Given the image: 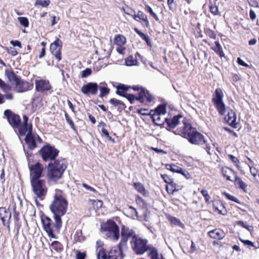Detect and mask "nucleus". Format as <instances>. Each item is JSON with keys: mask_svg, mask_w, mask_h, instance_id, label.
I'll return each instance as SVG.
<instances>
[{"mask_svg": "<svg viewBox=\"0 0 259 259\" xmlns=\"http://www.w3.org/2000/svg\"><path fill=\"white\" fill-rule=\"evenodd\" d=\"M68 201L63 196L60 190L56 189L54 200L50 205V209L53 215L61 218L67 211Z\"/></svg>", "mask_w": 259, "mask_h": 259, "instance_id": "obj_1", "label": "nucleus"}, {"mask_svg": "<svg viewBox=\"0 0 259 259\" xmlns=\"http://www.w3.org/2000/svg\"><path fill=\"white\" fill-rule=\"evenodd\" d=\"M67 167V161L65 159L58 158L48 165L47 176L49 179L56 182L60 179Z\"/></svg>", "mask_w": 259, "mask_h": 259, "instance_id": "obj_2", "label": "nucleus"}, {"mask_svg": "<svg viewBox=\"0 0 259 259\" xmlns=\"http://www.w3.org/2000/svg\"><path fill=\"white\" fill-rule=\"evenodd\" d=\"M181 135L187 139L192 144L202 145L206 142L204 136L190 123H184L183 130L181 131Z\"/></svg>", "mask_w": 259, "mask_h": 259, "instance_id": "obj_3", "label": "nucleus"}, {"mask_svg": "<svg viewBox=\"0 0 259 259\" xmlns=\"http://www.w3.org/2000/svg\"><path fill=\"white\" fill-rule=\"evenodd\" d=\"M55 223L48 217L43 215L41 218L43 228L50 237L56 238L55 233H58L62 227V222L61 218L53 215Z\"/></svg>", "mask_w": 259, "mask_h": 259, "instance_id": "obj_4", "label": "nucleus"}, {"mask_svg": "<svg viewBox=\"0 0 259 259\" xmlns=\"http://www.w3.org/2000/svg\"><path fill=\"white\" fill-rule=\"evenodd\" d=\"M148 240L138 236H134L130 241L131 248L135 253L142 255L147 251H150L153 247L148 244Z\"/></svg>", "mask_w": 259, "mask_h": 259, "instance_id": "obj_5", "label": "nucleus"}, {"mask_svg": "<svg viewBox=\"0 0 259 259\" xmlns=\"http://www.w3.org/2000/svg\"><path fill=\"white\" fill-rule=\"evenodd\" d=\"M101 231L106 232V235L112 240L117 241L119 238V227L115 222L111 220L101 226Z\"/></svg>", "mask_w": 259, "mask_h": 259, "instance_id": "obj_6", "label": "nucleus"}, {"mask_svg": "<svg viewBox=\"0 0 259 259\" xmlns=\"http://www.w3.org/2000/svg\"><path fill=\"white\" fill-rule=\"evenodd\" d=\"M33 192L40 200H43L48 191L45 180L37 179L30 181Z\"/></svg>", "mask_w": 259, "mask_h": 259, "instance_id": "obj_7", "label": "nucleus"}, {"mask_svg": "<svg viewBox=\"0 0 259 259\" xmlns=\"http://www.w3.org/2000/svg\"><path fill=\"white\" fill-rule=\"evenodd\" d=\"M59 151L50 145L44 146L39 150V153L45 161H54L58 155Z\"/></svg>", "mask_w": 259, "mask_h": 259, "instance_id": "obj_8", "label": "nucleus"}, {"mask_svg": "<svg viewBox=\"0 0 259 259\" xmlns=\"http://www.w3.org/2000/svg\"><path fill=\"white\" fill-rule=\"evenodd\" d=\"M224 94L222 89L217 88L213 95L212 101L215 106L219 113L223 115L225 113L226 107L223 102V99Z\"/></svg>", "mask_w": 259, "mask_h": 259, "instance_id": "obj_9", "label": "nucleus"}, {"mask_svg": "<svg viewBox=\"0 0 259 259\" xmlns=\"http://www.w3.org/2000/svg\"><path fill=\"white\" fill-rule=\"evenodd\" d=\"M122 255V254L118 248L113 247L108 254L105 250L102 248H100L98 251L97 257L98 259H121Z\"/></svg>", "mask_w": 259, "mask_h": 259, "instance_id": "obj_10", "label": "nucleus"}, {"mask_svg": "<svg viewBox=\"0 0 259 259\" xmlns=\"http://www.w3.org/2000/svg\"><path fill=\"white\" fill-rule=\"evenodd\" d=\"M4 115L6 117L9 123L16 133V128L20 126L21 123L20 117L9 109H7L4 111Z\"/></svg>", "mask_w": 259, "mask_h": 259, "instance_id": "obj_11", "label": "nucleus"}, {"mask_svg": "<svg viewBox=\"0 0 259 259\" xmlns=\"http://www.w3.org/2000/svg\"><path fill=\"white\" fill-rule=\"evenodd\" d=\"M30 170V179L31 180L40 179L44 167L42 165L38 162L34 164L29 165Z\"/></svg>", "mask_w": 259, "mask_h": 259, "instance_id": "obj_12", "label": "nucleus"}, {"mask_svg": "<svg viewBox=\"0 0 259 259\" xmlns=\"http://www.w3.org/2000/svg\"><path fill=\"white\" fill-rule=\"evenodd\" d=\"M61 48L62 41L59 38H57L50 45V50L51 53L58 61H60L62 59L61 53Z\"/></svg>", "mask_w": 259, "mask_h": 259, "instance_id": "obj_13", "label": "nucleus"}, {"mask_svg": "<svg viewBox=\"0 0 259 259\" xmlns=\"http://www.w3.org/2000/svg\"><path fill=\"white\" fill-rule=\"evenodd\" d=\"M98 88L99 85L97 83L90 82L82 87L81 92L84 95H96Z\"/></svg>", "mask_w": 259, "mask_h": 259, "instance_id": "obj_14", "label": "nucleus"}, {"mask_svg": "<svg viewBox=\"0 0 259 259\" xmlns=\"http://www.w3.org/2000/svg\"><path fill=\"white\" fill-rule=\"evenodd\" d=\"M0 218L4 226H6L9 229L10 221L11 218L10 211L5 207H0Z\"/></svg>", "mask_w": 259, "mask_h": 259, "instance_id": "obj_15", "label": "nucleus"}, {"mask_svg": "<svg viewBox=\"0 0 259 259\" xmlns=\"http://www.w3.org/2000/svg\"><path fill=\"white\" fill-rule=\"evenodd\" d=\"M24 140L29 149L33 150L36 147L35 136L32 134V126H30L29 133L26 135Z\"/></svg>", "mask_w": 259, "mask_h": 259, "instance_id": "obj_16", "label": "nucleus"}, {"mask_svg": "<svg viewBox=\"0 0 259 259\" xmlns=\"http://www.w3.org/2000/svg\"><path fill=\"white\" fill-rule=\"evenodd\" d=\"M182 118V116L181 114H179L176 116H174L172 118H166L164 119V121L167 125L165 127L167 131H171V129L175 128L180 123V119Z\"/></svg>", "mask_w": 259, "mask_h": 259, "instance_id": "obj_17", "label": "nucleus"}, {"mask_svg": "<svg viewBox=\"0 0 259 259\" xmlns=\"http://www.w3.org/2000/svg\"><path fill=\"white\" fill-rule=\"evenodd\" d=\"M15 84V90L19 93L27 91L33 88V85L32 84L20 79H19Z\"/></svg>", "mask_w": 259, "mask_h": 259, "instance_id": "obj_18", "label": "nucleus"}, {"mask_svg": "<svg viewBox=\"0 0 259 259\" xmlns=\"http://www.w3.org/2000/svg\"><path fill=\"white\" fill-rule=\"evenodd\" d=\"M35 89L36 91L43 93L50 90L51 89V86L48 80H36L35 81Z\"/></svg>", "mask_w": 259, "mask_h": 259, "instance_id": "obj_19", "label": "nucleus"}, {"mask_svg": "<svg viewBox=\"0 0 259 259\" xmlns=\"http://www.w3.org/2000/svg\"><path fill=\"white\" fill-rule=\"evenodd\" d=\"M134 236L137 235L135 234V232L133 230L122 226L121 230V238L129 240L130 238L132 239Z\"/></svg>", "mask_w": 259, "mask_h": 259, "instance_id": "obj_20", "label": "nucleus"}, {"mask_svg": "<svg viewBox=\"0 0 259 259\" xmlns=\"http://www.w3.org/2000/svg\"><path fill=\"white\" fill-rule=\"evenodd\" d=\"M208 235L210 238L219 240L223 239L225 236V233L223 230L217 229L210 231Z\"/></svg>", "mask_w": 259, "mask_h": 259, "instance_id": "obj_21", "label": "nucleus"}, {"mask_svg": "<svg viewBox=\"0 0 259 259\" xmlns=\"http://www.w3.org/2000/svg\"><path fill=\"white\" fill-rule=\"evenodd\" d=\"M31 126H32L31 124H24L21 123L20 126L18 128H16V131L18 130V132H16L17 135L19 137L26 135L27 134L29 133Z\"/></svg>", "mask_w": 259, "mask_h": 259, "instance_id": "obj_22", "label": "nucleus"}, {"mask_svg": "<svg viewBox=\"0 0 259 259\" xmlns=\"http://www.w3.org/2000/svg\"><path fill=\"white\" fill-rule=\"evenodd\" d=\"M236 115L235 113L231 110L228 112L227 116L225 117V119L227 120V122L232 126L235 127L236 125Z\"/></svg>", "mask_w": 259, "mask_h": 259, "instance_id": "obj_23", "label": "nucleus"}, {"mask_svg": "<svg viewBox=\"0 0 259 259\" xmlns=\"http://www.w3.org/2000/svg\"><path fill=\"white\" fill-rule=\"evenodd\" d=\"M222 173L224 178H225L227 180L231 181H232L231 179V176H233L235 178V175H237L235 171L227 167H223L222 168Z\"/></svg>", "mask_w": 259, "mask_h": 259, "instance_id": "obj_24", "label": "nucleus"}, {"mask_svg": "<svg viewBox=\"0 0 259 259\" xmlns=\"http://www.w3.org/2000/svg\"><path fill=\"white\" fill-rule=\"evenodd\" d=\"M5 75L11 82H15L16 83L20 79L12 70L6 69L5 70Z\"/></svg>", "mask_w": 259, "mask_h": 259, "instance_id": "obj_25", "label": "nucleus"}, {"mask_svg": "<svg viewBox=\"0 0 259 259\" xmlns=\"http://www.w3.org/2000/svg\"><path fill=\"white\" fill-rule=\"evenodd\" d=\"M150 259H165L162 254H159L158 250L154 247H152L148 253Z\"/></svg>", "mask_w": 259, "mask_h": 259, "instance_id": "obj_26", "label": "nucleus"}, {"mask_svg": "<svg viewBox=\"0 0 259 259\" xmlns=\"http://www.w3.org/2000/svg\"><path fill=\"white\" fill-rule=\"evenodd\" d=\"M128 240L121 238V240L119 243L115 246L120 250V252L122 254V252L128 249Z\"/></svg>", "mask_w": 259, "mask_h": 259, "instance_id": "obj_27", "label": "nucleus"}, {"mask_svg": "<svg viewBox=\"0 0 259 259\" xmlns=\"http://www.w3.org/2000/svg\"><path fill=\"white\" fill-rule=\"evenodd\" d=\"M215 46L211 47V49L213 50L216 54H217L221 58L225 56L224 53L223 51V48L218 41L215 42Z\"/></svg>", "mask_w": 259, "mask_h": 259, "instance_id": "obj_28", "label": "nucleus"}, {"mask_svg": "<svg viewBox=\"0 0 259 259\" xmlns=\"http://www.w3.org/2000/svg\"><path fill=\"white\" fill-rule=\"evenodd\" d=\"M235 185L244 191H245V189L247 187V185L237 175H235Z\"/></svg>", "mask_w": 259, "mask_h": 259, "instance_id": "obj_29", "label": "nucleus"}, {"mask_svg": "<svg viewBox=\"0 0 259 259\" xmlns=\"http://www.w3.org/2000/svg\"><path fill=\"white\" fill-rule=\"evenodd\" d=\"M133 18L136 20H137L136 18H138L145 22L147 26L149 25V21L147 19V17L142 11H139L137 13V15H135L133 16Z\"/></svg>", "mask_w": 259, "mask_h": 259, "instance_id": "obj_30", "label": "nucleus"}, {"mask_svg": "<svg viewBox=\"0 0 259 259\" xmlns=\"http://www.w3.org/2000/svg\"><path fill=\"white\" fill-rule=\"evenodd\" d=\"M152 120L153 122L155 123V124L158 125L161 127H163L164 123H165L164 120H161L160 115H159L158 114H157L156 115H154Z\"/></svg>", "mask_w": 259, "mask_h": 259, "instance_id": "obj_31", "label": "nucleus"}, {"mask_svg": "<svg viewBox=\"0 0 259 259\" xmlns=\"http://www.w3.org/2000/svg\"><path fill=\"white\" fill-rule=\"evenodd\" d=\"M166 189L168 192L170 191L171 193H173L175 191H178L181 190V187L172 181L169 186H166Z\"/></svg>", "mask_w": 259, "mask_h": 259, "instance_id": "obj_32", "label": "nucleus"}, {"mask_svg": "<svg viewBox=\"0 0 259 259\" xmlns=\"http://www.w3.org/2000/svg\"><path fill=\"white\" fill-rule=\"evenodd\" d=\"M165 168L174 172L180 173L181 172L182 168L174 164H166Z\"/></svg>", "mask_w": 259, "mask_h": 259, "instance_id": "obj_33", "label": "nucleus"}, {"mask_svg": "<svg viewBox=\"0 0 259 259\" xmlns=\"http://www.w3.org/2000/svg\"><path fill=\"white\" fill-rule=\"evenodd\" d=\"M135 189L143 195L145 196L146 194V190L144 185L140 183L137 182L134 184Z\"/></svg>", "mask_w": 259, "mask_h": 259, "instance_id": "obj_34", "label": "nucleus"}, {"mask_svg": "<svg viewBox=\"0 0 259 259\" xmlns=\"http://www.w3.org/2000/svg\"><path fill=\"white\" fill-rule=\"evenodd\" d=\"M98 89L100 91L99 97L103 98L107 95L110 92V89L106 87H103L99 85Z\"/></svg>", "mask_w": 259, "mask_h": 259, "instance_id": "obj_35", "label": "nucleus"}, {"mask_svg": "<svg viewBox=\"0 0 259 259\" xmlns=\"http://www.w3.org/2000/svg\"><path fill=\"white\" fill-rule=\"evenodd\" d=\"M125 63L127 66H133L137 64V60L136 58L131 56L125 59Z\"/></svg>", "mask_w": 259, "mask_h": 259, "instance_id": "obj_36", "label": "nucleus"}, {"mask_svg": "<svg viewBox=\"0 0 259 259\" xmlns=\"http://www.w3.org/2000/svg\"><path fill=\"white\" fill-rule=\"evenodd\" d=\"M155 111L159 115L165 114L166 113V106L164 104H160L155 108Z\"/></svg>", "mask_w": 259, "mask_h": 259, "instance_id": "obj_37", "label": "nucleus"}, {"mask_svg": "<svg viewBox=\"0 0 259 259\" xmlns=\"http://www.w3.org/2000/svg\"><path fill=\"white\" fill-rule=\"evenodd\" d=\"M209 10L210 12L214 15H220L218 7L215 4H213L211 2L209 3Z\"/></svg>", "mask_w": 259, "mask_h": 259, "instance_id": "obj_38", "label": "nucleus"}, {"mask_svg": "<svg viewBox=\"0 0 259 259\" xmlns=\"http://www.w3.org/2000/svg\"><path fill=\"white\" fill-rule=\"evenodd\" d=\"M74 239L76 242H82L84 240L81 231H77L74 235Z\"/></svg>", "mask_w": 259, "mask_h": 259, "instance_id": "obj_39", "label": "nucleus"}, {"mask_svg": "<svg viewBox=\"0 0 259 259\" xmlns=\"http://www.w3.org/2000/svg\"><path fill=\"white\" fill-rule=\"evenodd\" d=\"M0 88L3 91L7 93L11 90V87L9 85L6 83L2 79L0 78Z\"/></svg>", "mask_w": 259, "mask_h": 259, "instance_id": "obj_40", "label": "nucleus"}, {"mask_svg": "<svg viewBox=\"0 0 259 259\" xmlns=\"http://www.w3.org/2000/svg\"><path fill=\"white\" fill-rule=\"evenodd\" d=\"M50 4V1L49 0H36L35 3V6L39 5L42 6V7H47Z\"/></svg>", "mask_w": 259, "mask_h": 259, "instance_id": "obj_41", "label": "nucleus"}, {"mask_svg": "<svg viewBox=\"0 0 259 259\" xmlns=\"http://www.w3.org/2000/svg\"><path fill=\"white\" fill-rule=\"evenodd\" d=\"M237 224L239 226H241L243 228H244L248 230L250 232H251L253 231V227L252 226H249L246 225V223L241 221H239L237 222Z\"/></svg>", "mask_w": 259, "mask_h": 259, "instance_id": "obj_42", "label": "nucleus"}, {"mask_svg": "<svg viewBox=\"0 0 259 259\" xmlns=\"http://www.w3.org/2000/svg\"><path fill=\"white\" fill-rule=\"evenodd\" d=\"M167 218H168V220L170 222V223L174 225L180 226L182 224L179 219H178L174 217L169 215V216H168V217Z\"/></svg>", "mask_w": 259, "mask_h": 259, "instance_id": "obj_43", "label": "nucleus"}, {"mask_svg": "<svg viewBox=\"0 0 259 259\" xmlns=\"http://www.w3.org/2000/svg\"><path fill=\"white\" fill-rule=\"evenodd\" d=\"M204 32L206 35L208 36L210 38L215 39L216 38V34L215 32L209 28H206L204 30Z\"/></svg>", "mask_w": 259, "mask_h": 259, "instance_id": "obj_44", "label": "nucleus"}, {"mask_svg": "<svg viewBox=\"0 0 259 259\" xmlns=\"http://www.w3.org/2000/svg\"><path fill=\"white\" fill-rule=\"evenodd\" d=\"M18 20L21 25L25 27H27L29 25V22L28 19L26 17H18Z\"/></svg>", "mask_w": 259, "mask_h": 259, "instance_id": "obj_45", "label": "nucleus"}, {"mask_svg": "<svg viewBox=\"0 0 259 259\" xmlns=\"http://www.w3.org/2000/svg\"><path fill=\"white\" fill-rule=\"evenodd\" d=\"M223 194L229 200H230L232 201L235 202L237 203H240L239 200L235 197L225 192H223Z\"/></svg>", "mask_w": 259, "mask_h": 259, "instance_id": "obj_46", "label": "nucleus"}, {"mask_svg": "<svg viewBox=\"0 0 259 259\" xmlns=\"http://www.w3.org/2000/svg\"><path fill=\"white\" fill-rule=\"evenodd\" d=\"M145 10L148 11L151 15L153 17L156 21L159 20L158 17L156 14H155L152 10V8L148 5L145 6Z\"/></svg>", "mask_w": 259, "mask_h": 259, "instance_id": "obj_47", "label": "nucleus"}, {"mask_svg": "<svg viewBox=\"0 0 259 259\" xmlns=\"http://www.w3.org/2000/svg\"><path fill=\"white\" fill-rule=\"evenodd\" d=\"M115 41L118 45H124L125 43V38L122 36L118 35L115 38Z\"/></svg>", "mask_w": 259, "mask_h": 259, "instance_id": "obj_48", "label": "nucleus"}, {"mask_svg": "<svg viewBox=\"0 0 259 259\" xmlns=\"http://www.w3.org/2000/svg\"><path fill=\"white\" fill-rule=\"evenodd\" d=\"M51 246L56 251H59L62 249L61 243L57 241H53L51 244Z\"/></svg>", "mask_w": 259, "mask_h": 259, "instance_id": "obj_49", "label": "nucleus"}, {"mask_svg": "<svg viewBox=\"0 0 259 259\" xmlns=\"http://www.w3.org/2000/svg\"><path fill=\"white\" fill-rule=\"evenodd\" d=\"M161 178L163 180L165 183H167L168 186L170 183L172 182V179L170 178V177L166 174L161 175Z\"/></svg>", "mask_w": 259, "mask_h": 259, "instance_id": "obj_50", "label": "nucleus"}, {"mask_svg": "<svg viewBox=\"0 0 259 259\" xmlns=\"http://www.w3.org/2000/svg\"><path fill=\"white\" fill-rule=\"evenodd\" d=\"M141 37L146 42L148 46L151 47L152 44L151 39L147 34L143 33L142 35L141 36Z\"/></svg>", "mask_w": 259, "mask_h": 259, "instance_id": "obj_51", "label": "nucleus"}, {"mask_svg": "<svg viewBox=\"0 0 259 259\" xmlns=\"http://www.w3.org/2000/svg\"><path fill=\"white\" fill-rule=\"evenodd\" d=\"M65 117L66 120L67 121L68 123L70 125V127L72 129L74 130L75 129V126H74V123L72 121V120L69 118V116L68 114H67V113H65Z\"/></svg>", "mask_w": 259, "mask_h": 259, "instance_id": "obj_52", "label": "nucleus"}, {"mask_svg": "<svg viewBox=\"0 0 259 259\" xmlns=\"http://www.w3.org/2000/svg\"><path fill=\"white\" fill-rule=\"evenodd\" d=\"M92 73V70L90 68H86L82 71L81 77L83 78L87 77Z\"/></svg>", "mask_w": 259, "mask_h": 259, "instance_id": "obj_53", "label": "nucleus"}, {"mask_svg": "<svg viewBox=\"0 0 259 259\" xmlns=\"http://www.w3.org/2000/svg\"><path fill=\"white\" fill-rule=\"evenodd\" d=\"M125 98L129 100L131 104H134L136 100V96L133 94H127Z\"/></svg>", "mask_w": 259, "mask_h": 259, "instance_id": "obj_54", "label": "nucleus"}, {"mask_svg": "<svg viewBox=\"0 0 259 259\" xmlns=\"http://www.w3.org/2000/svg\"><path fill=\"white\" fill-rule=\"evenodd\" d=\"M131 88V87L128 85H126L124 84H120L117 87V89L120 90V91H123L124 92H126Z\"/></svg>", "mask_w": 259, "mask_h": 259, "instance_id": "obj_55", "label": "nucleus"}, {"mask_svg": "<svg viewBox=\"0 0 259 259\" xmlns=\"http://www.w3.org/2000/svg\"><path fill=\"white\" fill-rule=\"evenodd\" d=\"M86 256V253L85 252H82L78 251L76 255V259H85Z\"/></svg>", "mask_w": 259, "mask_h": 259, "instance_id": "obj_56", "label": "nucleus"}, {"mask_svg": "<svg viewBox=\"0 0 259 259\" xmlns=\"http://www.w3.org/2000/svg\"><path fill=\"white\" fill-rule=\"evenodd\" d=\"M201 193L204 197L206 202L208 201L210 199V196L208 195L207 191L206 190H202Z\"/></svg>", "mask_w": 259, "mask_h": 259, "instance_id": "obj_57", "label": "nucleus"}, {"mask_svg": "<svg viewBox=\"0 0 259 259\" xmlns=\"http://www.w3.org/2000/svg\"><path fill=\"white\" fill-rule=\"evenodd\" d=\"M148 93V90L145 88H142L139 92V95L144 99L146 96V94Z\"/></svg>", "mask_w": 259, "mask_h": 259, "instance_id": "obj_58", "label": "nucleus"}, {"mask_svg": "<svg viewBox=\"0 0 259 259\" xmlns=\"http://www.w3.org/2000/svg\"><path fill=\"white\" fill-rule=\"evenodd\" d=\"M179 174H181L183 175L186 179H188L191 177V175L189 172L185 169H181V172H180Z\"/></svg>", "mask_w": 259, "mask_h": 259, "instance_id": "obj_59", "label": "nucleus"}, {"mask_svg": "<svg viewBox=\"0 0 259 259\" xmlns=\"http://www.w3.org/2000/svg\"><path fill=\"white\" fill-rule=\"evenodd\" d=\"M248 1L250 6L256 8L259 7L258 3L256 0H248Z\"/></svg>", "mask_w": 259, "mask_h": 259, "instance_id": "obj_60", "label": "nucleus"}, {"mask_svg": "<svg viewBox=\"0 0 259 259\" xmlns=\"http://www.w3.org/2000/svg\"><path fill=\"white\" fill-rule=\"evenodd\" d=\"M82 186L83 188H84L87 190L93 192L94 193H97L96 190H95L94 188L91 187V186L88 185L87 184H86L85 183H83Z\"/></svg>", "mask_w": 259, "mask_h": 259, "instance_id": "obj_61", "label": "nucleus"}, {"mask_svg": "<svg viewBox=\"0 0 259 259\" xmlns=\"http://www.w3.org/2000/svg\"><path fill=\"white\" fill-rule=\"evenodd\" d=\"M240 240L245 245H248V246H254V244H253V243L252 242H251V241L250 240H243V239H240Z\"/></svg>", "mask_w": 259, "mask_h": 259, "instance_id": "obj_62", "label": "nucleus"}, {"mask_svg": "<svg viewBox=\"0 0 259 259\" xmlns=\"http://www.w3.org/2000/svg\"><path fill=\"white\" fill-rule=\"evenodd\" d=\"M109 102L114 106H119V103H120V100L113 98L109 100Z\"/></svg>", "mask_w": 259, "mask_h": 259, "instance_id": "obj_63", "label": "nucleus"}, {"mask_svg": "<svg viewBox=\"0 0 259 259\" xmlns=\"http://www.w3.org/2000/svg\"><path fill=\"white\" fill-rule=\"evenodd\" d=\"M8 52L13 56H16L18 54L16 50L12 47H10L9 49H8Z\"/></svg>", "mask_w": 259, "mask_h": 259, "instance_id": "obj_64", "label": "nucleus"}]
</instances>
